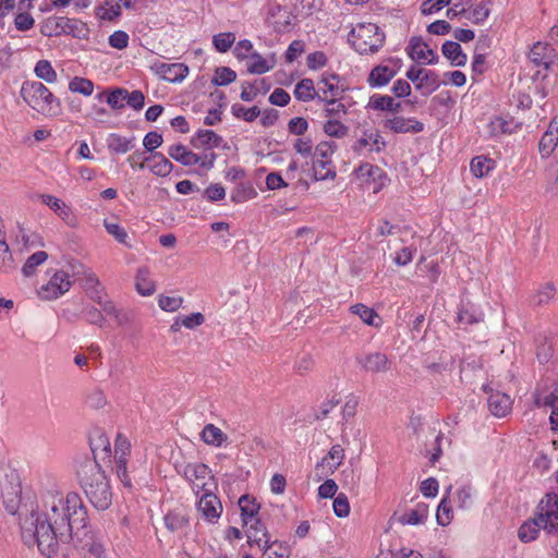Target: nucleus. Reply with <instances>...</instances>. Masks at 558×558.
<instances>
[{
  "mask_svg": "<svg viewBox=\"0 0 558 558\" xmlns=\"http://www.w3.org/2000/svg\"><path fill=\"white\" fill-rule=\"evenodd\" d=\"M368 106L375 110L389 112H398L401 109V104L396 102L395 99L388 95H373Z\"/></svg>",
  "mask_w": 558,
  "mask_h": 558,
  "instance_id": "36",
  "label": "nucleus"
},
{
  "mask_svg": "<svg viewBox=\"0 0 558 558\" xmlns=\"http://www.w3.org/2000/svg\"><path fill=\"white\" fill-rule=\"evenodd\" d=\"M239 507L241 510V518L243 525H248L250 522L257 520V514L260 509L259 504L248 495H243L239 499Z\"/></svg>",
  "mask_w": 558,
  "mask_h": 558,
  "instance_id": "27",
  "label": "nucleus"
},
{
  "mask_svg": "<svg viewBox=\"0 0 558 558\" xmlns=\"http://www.w3.org/2000/svg\"><path fill=\"white\" fill-rule=\"evenodd\" d=\"M541 529L542 526L535 517L533 520L526 521L520 526L518 536L522 542L529 543L537 538Z\"/></svg>",
  "mask_w": 558,
  "mask_h": 558,
  "instance_id": "44",
  "label": "nucleus"
},
{
  "mask_svg": "<svg viewBox=\"0 0 558 558\" xmlns=\"http://www.w3.org/2000/svg\"><path fill=\"white\" fill-rule=\"evenodd\" d=\"M48 258V254L44 251H38L32 254L22 267V272L25 277H31L35 274L36 267L41 265Z\"/></svg>",
  "mask_w": 558,
  "mask_h": 558,
  "instance_id": "48",
  "label": "nucleus"
},
{
  "mask_svg": "<svg viewBox=\"0 0 558 558\" xmlns=\"http://www.w3.org/2000/svg\"><path fill=\"white\" fill-rule=\"evenodd\" d=\"M71 542H73L75 546L87 550L96 558H102L106 554L104 535L92 531L87 525V521L80 525V529H77Z\"/></svg>",
  "mask_w": 558,
  "mask_h": 558,
  "instance_id": "6",
  "label": "nucleus"
},
{
  "mask_svg": "<svg viewBox=\"0 0 558 558\" xmlns=\"http://www.w3.org/2000/svg\"><path fill=\"white\" fill-rule=\"evenodd\" d=\"M235 80L236 73L232 69L228 66H220L216 69L211 83L215 86H226Z\"/></svg>",
  "mask_w": 558,
  "mask_h": 558,
  "instance_id": "50",
  "label": "nucleus"
},
{
  "mask_svg": "<svg viewBox=\"0 0 558 558\" xmlns=\"http://www.w3.org/2000/svg\"><path fill=\"white\" fill-rule=\"evenodd\" d=\"M84 318L93 325L102 326L105 322L104 314L100 310L95 306H85L82 311Z\"/></svg>",
  "mask_w": 558,
  "mask_h": 558,
  "instance_id": "63",
  "label": "nucleus"
},
{
  "mask_svg": "<svg viewBox=\"0 0 558 558\" xmlns=\"http://www.w3.org/2000/svg\"><path fill=\"white\" fill-rule=\"evenodd\" d=\"M77 476L92 506L100 511L108 509L112 502V492L99 463L84 461L77 470Z\"/></svg>",
  "mask_w": 558,
  "mask_h": 558,
  "instance_id": "2",
  "label": "nucleus"
},
{
  "mask_svg": "<svg viewBox=\"0 0 558 558\" xmlns=\"http://www.w3.org/2000/svg\"><path fill=\"white\" fill-rule=\"evenodd\" d=\"M542 405L549 407L553 409L551 415H550V423L558 427V398L555 396V393L551 391L549 395L545 396Z\"/></svg>",
  "mask_w": 558,
  "mask_h": 558,
  "instance_id": "64",
  "label": "nucleus"
},
{
  "mask_svg": "<svg viewBox=\"0 0 558 558\" xmlns=\"http://www.w3.org/2000/svg\"><path fill=\"white\" fill-rule=\"evenodd\" d=\"M328 459L336 461V463L332 468H333V470L337 469L342 463V461L344 459L343 448L340 445H333L330 448L328 456L323 458L322 461L316 464L315 470L318 471L319 469H323L324 464L327 462Z\"/></svg>",
  "mask_w": 558,
  "mask_h": 558,
  "instance_id": "58",
  "label": "nucleus"
},
{
  "mask_svg": "<svg viewBox=\"0 0 558 558\" xmlns=\"http://www.w3.org/2000/svg\"><path fill=\"white\" fill-rule=\"evenodd\" d=\"M231 111L235 118L243 119L246 122L254 121L260 114V110L257 106L245 108L240 104L232 105Z\"/></svg>",
  "mask_w": 558,
  "mask_h": 558,
  "instance_id": "53",
  "label": "nucleus"
},
{
  "mask_svg": "<svg viewBox=\"0 0 558 558\" xmlns=\"http://www.w3.org/2000/svg\"><path fill=\"white\" fill-rule=\"evenodd\" d=\"M154 159H158L151 167L150 170L158 177H167L173 169L172 162L166 158L162 154L156 153L153 156Z\"/></svg>",
  "mask_w": 558,
  "mask_h": 558,
  "instance_id": "51",
  "label": "nucleus"
},
{
  "mask_svg": "<svg viewBox=\"0 0 558 558\" xmlns=\"http://www.w3.org/2000/svg\"><path fill=\"white\" fill-rule=\"evenodd\" d=\"M135 288L136 291L143 296H149L155 292L156 286L155 282L149 278L148 268H138L135 277Z\"/></svg>",
  "mask_w": 558,
  "mask_h": 558,
  "instance_id": "35",
  "label": "nucleus"
},
{
  "mask_svg": "<svg viewBox=\"0 0 558 558\" xmlns=\"http://www.w3.org/2000/svg\"><path fill=\"white\" fill-rule=\"evenodd\" d=\"M484 319V313L481 310V306L471 302L470 300H462L457 320L459 324L470 326L473 324H477Z\"/></svg>",
  "mask_w": 558,
  "mask_h": 558,
  "instance_id": "19",
  "label": "nucleus"
},
{
  "mask_svg": "<svg viewBox=\"0 0 558 558\" xmlns=\"http://www.w3.org/2000/svg\"><path fill=\"white\" fill-rule=\"evenodd\" d=\"M96 303L99 304V306L101 307L100 311L102 312V314L105 313L113 317L119 325H124L129 322L128 315L122 311L118 310L111 300H102V298L99 296L96 300Z\"/></svg>",
  "mask_w": 558,
  "mask_h": 558,
  "instance_id": "42",
  "label": "nucleus"
},
{
  "mask_svg": "<svg viewBox=\"0 0 558 558\" xmlns=\"http://www.w3.org/2000/svg\"><path fill=\"white\" fill-rule=\"evenodd\" d=\"M384 128L395 133H420L424 130V124L413 118L405 119L396 116L384 121Z\"/></svg>",
  "mask_w": 558,
  "mask_h": 558,
  "instance_id": "17",
  "label": "nucleus"
},
{
  "mask_svg": "<svg viewBox=\"0 0 558 558\" xmlns=\"http://www.w3.org/2000/svg\"><path fill=\"white\" fill-rule=\"evenodd\" d=\"M130 448L131 445L129 440L124 436L119 434L116 438L114 446L116 473L117 476L120 478L121 483L128 488L132 487V481L126 471Z\"/></svg>",
  "mask_w": 558,
  "mask_h": 558,
  "instance_id": "10",
  "label": "nucleus"
},
{
  "mask_svg": "<svg viewBox=\"0 0 558 558\" xmlns=\"http://www.w3.org/2000/svg\"><path fill=\"white\" fill-rule=\"evenodd\" d=\"M14 268L12 254L10 253L5 235L0 236V270L9 272Z\"/></svg>",
  "mask_w": 558,
  "mask_h": 558,
  "instance_id": "52",
  "label": "nucleus"
},
{
  "mask_svg": "<svg viewBox=\"0 0 558 558\" xmlns=\"http://www.w3.org/2000/svg\"><path fill=\"white\" fill-rule=\"evenodd\" d=\"M350 310L353 314L357 315L368 326H378V324L375 323V318L378 317V315L373 308L359 303L352 305Z\"/></svg>",
  "mask_w": 558,
  "mask_h": 558,
  "instance_id": "54",
  "label": "nucleus"
},
{
  "mask_svg": "<svg viewBox=\"0 0 558 558\" xmlns=\"http://www.w3.org/2000/svg\"><path fill=\"white\" fill-rule=\"evenodd\" d=\"M23 100L39 113L56 117L61 112L59 98L38 81H26L20 90Z\"/></svg>",
  "mask_w": 558,
  "mask_h": 558,
  "instance_id": "3",
  "label": "nucleus"
},
{
  "mask_svg": "<svg viewBox=\"0 0 558 558\" xmlns=\"http://www.w3.org/2000/svg\"><path fill=\"white\" fill-rule=\"evenodd\" d=\"M396 74V69L379 64L371 71L367 81L368 84L373 87H381L387 85Z\"/></svg>",
  "mask_w": 558,
  "mask_h": 558,
  "instance_id": "26",
  "label": "nucleus"
},
{
  "mask_svg": "<svg viewBox=\"0 0 558 558\" xmlns=\"http://www.w3.org/2000/svg\"><path fill=\"white\" fill-rule=\"evenodd\" d=\"M88 520L86 507L76 493L65 498L50 496L40 513L32 511L21 522L22 536L37 543L40 553L48 558L57 553L59 543H70L73 535Z\"/></svg>",
  "mask_w": 558,
  "mask_h": 558,
  "instance_id": "1",
  "label": "nucleus"
},
{
  "mask_svg": "<svg viewBox=\"0 0 558 558\" xmlns=\"http://www.w3.org/2000/svg\"><path fill=\"white\" fill-rule=\"evenodd\" d=\"M217 488L216 483L204 482L197 486L196 495L203 492L197 504L198 511L209 522L216 521L222 513V505L219 498L213 493Z\"/></svg>",
  "mask_w": 558,
  "mask_h": 558,
  "instance_id": "7",
  "label": "nucleus"
},
{
  "mask_svg": "<svg viewBox=\"0 0 558 558\" xmlns=\"http://www.w3.org/2000/svg\"><path fill=\"white\" fill-rule=\"evenodd\" d=\"M256 195L255 190L250 184H239L231 193V201L235 204L244 203Z\"/></svg>",
  "mask_w": 558,
  "mask_h": 558,
  "instance_id": "56",
  "label": "nucleus"
},
{
  "mask_svg": "<svg viewBox=\"0 0 558 558\" xmlns=\"http://www.w3.org/2000/svg\"><path fill=\"white\" fill-rule=\"evenodd\" d=\"M165 524L170 531L174 532L183 529L187 524V520L182 514L169 512L165 517Z\"/></svg>",
  "mask_w": 558,
  "mask_h": 558,
  "instance_id": "61",
  "label": "nucleus"
},
{
  "mask_svg": "<svg viewBox=\"0 0 558 558\" xmlns=\"http://www.w3.org/2000/svg\"><path fill=\"white\" fill-rule=\"evenodd\" d=\"M89 446L94 457L92 461L98 463L99 460L105 461L111 454L109 438L102 432L98 430L89 438Z\"/></svg>",
  "mask_w": 558,
  "mask_h": 558,
  "instance_id": "20",
  "label": "nucleus"
},
{
  "mask_svg": "<svg viewBox=\"0 0 558 558\" xmlns=\"http://www.w3.org/2000/svg\"><path fill=\"white\" fill-rule=\"evenodd\" d=\"M337 148V144L331 141L320 142L313 151V159L331 160V156Z\"/></svg>",
  "mask_w": 558,
  "mask_h": 558,
  "instance_id": "57",
  "label": "nucleus"
},
{
  "mask_svg": "<svg viewBox=\"0 0 558 558\" xmlns=\"http://www.w3.org/2000/svg\"><path fill=\"white\" fill-rule=\"evenodd\" d=\"M95 14L100 20L113 21L121 15V5L113 0H105L95 9Z\"/></svg>",
  "mask_w": 558,
  "mask_h": 558,
  "instance_id": "37",
  "label": "nucleus"
},
{
  "mask_svg": "<svg viewBox=\"0 0 558 558\" xmlns=\"http://www.w3.org/2000/svg\"><path fill=\"white\" fill-rule=\"evenodd\" d=\"M35 74L38 78L47 83H54L57 81V72L48 60H39L35 65Z\"/></svg>",
  "mask_w": 558,
  "mask_h": 558,
  "instance_id": "46",
  "label": "nucleus"
},
{
  "mask_svg": "<svg viewBox=\"0 0 558 558\" xmlns=\"http://www.w3.org/2000/svg\"><path fill=\"white\" fill-rule=\"evenodd\" d=\"M340 76L338 74L323 75L318 85L323 84L324 87H319V94L326 92L329 98L343 97L345 89L339 86Z\"/></svg>",
  "mask_w": 558,
  "mask_h": 558,
  "instance_id": "29",
  "label": "nucleus"
},
{
  "mask_svg": "<svg viewBox=\"0 0 558 558\" xmlns=\"http://www.w3.org/2000/svg\"><path fill=\"white\" fill-rule=\"evenodd\" d=\"M71 288V281L69 274L61 270L57 271L46 287L43 288L46 294L44 298L46 299H57L60 295L64 294Z\"/></svg>",
  "mask_w": 558,
  "mask_h": 558,
  "instance_id": "18",
  "label": "nucleus"
},
{
  "mask_svg": "<svg viewBox=\"0 0 558 558\" xmlns=\"http://www.w3.org/2000/svg\"><path fill=\"white\" fill-rule=\"evenodd\" d=\"M154 69L158 75L171 83L181 82L189 74V68L183 63L156 62Z\"/></svg>",
  "mask_w": 558,
  "mask_h": 558,
  "instance_id": "16",
  "label": "nucleus"
},
{
  "mask_svg": "<svg viewBox=\"0 0 558 558\" xmlns=\"http://www.w3.org/2000/svg\"><path fill=\"white\" fill-rule=\"evenodd\" d=\"M168 155L183 166H194L201 161V156L189 150L182 144H174L168 148Z\"/></svg>",
  "mask_w": 558,
  "mask_h": 558,
  "instance_id": "23",
  "label": "nucleus"
},
{
  "mask_svg": "<svg viewBox=\"0 0 558 558\" xmlns=\"http://www.w3.org/2000/svg\"><path fill=\"white\" fill-rule=\"evenodd\" d=\"M487 402L489 411L497 417H504L511 411L512 400L507 393L492 391Z\"/></svg>",
  "mask_w": 558,
  "mask_h": 558,
  "instance_id": "21",
  "label": "nucleus"
},
{
  "mask_svg": "<svg viewBox=\"0 0 558 558\" xmlns=\"http://www.w3.org/2000/svg\"><path fill=\"white\" fill-rule=\"evenodd\" d=\"M405 76L415 84V88L421 90L423 95H430L441 85L439 75L435 71L424 68L412 65L407 71Z\"/></svg>",
  "mask_w": 558,
  "mask_h": 558,
  "instance_id": "8",
  "label": "nucleus"
},
{
  "mask_svg": "<svg viewBox=\"0 0 558 558\" xmlns=\"http://www.w3.org/2000/svg\"><path fill=\"white\" fill-rule=\"evenodd\" d=\"M338 119L339 118L329 119L324 123L323 130L328 136L341 138L348 134L349 128Z\"/></svg>",
  "mask_w": 558,
  "mask_h": 558,
  "instance_id": "47",
  "label": "nucleus"
},
{
  "mask_svg": "<svg viewBox=\"0 0 558 558\" xmlns=\"http://www.w3.org/2000/svg\"><path fill=\"white\" fill-rule=\"evenodd\" d=\"M53 23V33L56 35L66 34L73 37H82L87 31L85 24L74 19L57 16L48 20V24Z\"/></svg>",
  "mask_w": 558,
  "mask_h": 558,
  "instance_id": "15",
  "label": "nucleus"
},
{
  "mask_svg": "<svg viewBox=\"0 0 558 558\" xmlns=\"http://www.w3.org/2000/svg\"><path fill=\"white\" fill-rule=\"evenodd\" d=\"M356 362L368 373H386L391 368V362L381 352H372L356 356Z\"/></svg>",
  "mask_w": 558,
  "mask_h": 558,
  "instance_id": "14",
  "label": "nucleus"
},
{
  "mask_svg": "<svg viewBox=\"0 0 558 558\" xmlns=\"http://www.w3.org/2000/svg\"><path fill=\"white\" fill-rule=\"evenodd\" d=\"M107 145L110 151L116 154H125L135 146V137H124L112 133L108 136Z\"/></svg>",
  "mask_w": 558,
  "mask_h": 558,
  "instance_id": "32",
  "label": "nucleus"
},
{
  "mask_svg": "<svg viewBox=\"0 0 558 558\" xmlns=\"http://www.w3.org/2000/svg\"><path fill=\"white\" fill-rule=\"evenodd\" d=\"M126 88L117 87L114 89H105L97 95L99 100H105L112 109L120 110L125 107Z\"/></svg>",
  "mask_w": 558,
  "mask_h": 558,
  "instance_id": "30",
  "label": "nucleus"
},
{
  "mask_svg": "<svg viewBox=\"0 0 558 558\" xmlns=\"http://www.w3.org/2000/svg\"><path fill=\"white\" fill-rule=\"evenodd\" d=\"M293 95L298 100L303 102H307L315 99L319 101V96H323V94H319V92L315 89L314 82L312 78H302L295 85Z\"/></svg>",
  "mask_w": 558,
  "mask_h": 558,
  "instance_id": "25",
  "label": "nucleus"
},
{
  "mask_svg": "<svg viewBox=\"0 0 558 558\" xmlns=\"http://www.w3.org/2000/svg\"><path fill=\"white\" fill-rule=\"evenodd\" d=\"M437 523L441 526H447L452 520V508L444 497L438 506L436 514Z\"/></svg>",
  "mask_w": 558,
  "mask_h": 558,
  "instance_id": "59",
  "label": "nucleus"
},
{
  "mask_svg": "<svg viewBox=\"0 0 558 558\" xmlns=\"http://www.w3.org/2000/svg\"><path fill=\"white\" fill-rule=\"evenodd\" d=\"M227 438V435L214 424H207L202 432V439L207 445L220 447Z\"/></svg>",
  "mask_w": 558,
  "mask_h": 558,
  "instance_id": "39",
  "label": "nucleus"
},
{
  "mask_svg": "<svg viewBox=\"0 0 558 558\" xmlns=\"http://www.w3.org/2000/svg\"><path fill=\"white\" fill-rule=\"evenodd\" d=\"M408 49L409 56L413 61L426 64L438 62V54L421 37H412Z\"/></svg>",
  "mask_w": 558,
  "mask_h": 558,
  "instance_id": "13",
  "label": "nucleus"
},
{
  "mask_svg": "<svg viewBox=\"0 0 558 558\" xmlns=\"http://www.w3.org/2000/svg\"><path fill=\"white\" fill-rule=\"evenodd\" d=\"M333 511L338 518H345L349 515L350 505H349L348 497L343 493H340L333 499Z\"/></svg>",
  "mask_w": 558,
  "mask_h": 558,
  "instance_id": "62",
  "label": "nucleus"
},
{
  "mask_svg": "<svg viewBox=\"0 0 558 558\" xmlns=\"http://www.w3.org/2000/svg\"><path fill=\"white\" fill-rule=\"evenodd\" d=\"M271 85L265 78L256 80L253 83H242L241 99L243 101H252L257 95L266 94L270 89Z\"/></svg>",
  "mask_w": 558,
  "mask_h": 558,
  "instance_id": "28",
  "label": "nucleus"
},
{
  "mask_svg": "<svg viewBox=\"0 0 558 558\" xmlns=\"http://www.w3.org/2000/svg\"><path fill=\"white\" fill-rule=\"evenodd\" d=\"M355 174L360 179L373 180L379 182V187L383 186L387 180V174L378 167L371 163L361 165Z\"/></svg>",
  "mask_w": 558,
  "mask_h": 558,
  "instance_id": "34",
  "label": "nucleus"
},
{
  "mask_svg": "<svg viewBox=\"0 0 558 558\" xmlns=\"http://www.w3.org/2000/svg\"><path fill=\"white\" fill-rule=\"evenodd\" d=\"M244 526L246 527L245 534L247 543L251 546L257 545L258 548L268 551L271 549L272 545L277 544V541H270V535L259 519L254 520L253 522H250L248 525Z\"/></svg>",
  "mask_w": 558,
  "mask_h": 558,
  "instance_id": "11",
  "label": "nucleus"
},
{
  "mask_svg": "<svg viewBox=\"0 0 558 558\" xmlns=\"http://www.w3.org/2000/svg\"><path fill=\"white\" fill-rule=\"evenodd\" d=\"M235 41L233 33H219L214 35L213 45L218 52H227Z\"/></svg>",
  "mask_w": 558,
  "mask_h": 558,
  "instance_id": "55",
  "label": "nucleus"
},
{
  "mask_svg": "<svg viewBox=\"0 0 558 558\" xmlns=\"http://www.w3.org/2000/svg\"><path fill=\"white\" fill-rule=\"evenodd\" d=\"M313 170L314 178L317 181L336 178V170L331 165V160L313 159Z\"/></svg>",
  "mask_w": 558,
  "mask_h": 558,
  "instance_id": "40",
  "label": "nucleus"
},
{
  "mask_svg": "<svg viewBox=\"0 0 558 558\" xmlns=\"http://www.w3.org/2000/svg\"><path fill=\"white\" fill-rule=\"evenodd\" d=\"M535 517L545 532L558 533V495L547 493L538 502Z\"/></svg>",
  "mask_w": 558,
  "mask_h": 558,
  "instance_id": "5",
  "label": "nucleus"
},
{
  "mask_svg": "<svg viewBox=\"0 0 558 558\" xmlns=\"http://www.w3.org/2000/svg\"><path fill=\"white\" fill-rule=\"evenodd\" d=\"M427 518V507L424 505H417L415 509L403 513L399 522L402 524L417 525L423 523Z\"/></svg>",
  "mask_w": 558,
  "mask_h": 558,
  "instance_id": "43",
  "label": "nucleus"
},
{
  "mask_svg": "<svg viewBox=\"0 0 558 558\" xmlns=\"http://www.w3.org/2000/svg\"><path fill=\"white\" fill-rule=\"evenodd\" d=\"M529 58L536 66H543L547 71L555 65L558 53L551 45L538 41L531 48Z\"/></svg>",
  "mask_w": 558,
  "mask_h": 558,
  "instance_id": "12",
  "label": "nucleus"
},
{
  "mask_svg": "<svg viewBox=\"0 0 558 558\" xmlns=\"http://www.w3.org/2000/svg\"><path fill=\"white\" fill-rule=\"evenodd\" d=\"M556 294V288L554 283L547 282L543 284L532 298V302L537 306L547 305Z\"/></svg>",
  "mask_w": 558,
  "mask_h": 558,
  "instance_id": "45",
  "label": "nucleus"
},
{
  "mask_svg": "<svg viewBox=\"0 0 558 558\" xmlns=\"http://www.w3.org/2000/svg\"><path fill=\"white\" fill-rule=\"evenodd\" d=\"M69 89L72 93L90 96L94 92V83L88 78L75 76L70 81Z\"/></svg>",
  "mask_w": 558,
  "mask_h": 558,
  "instance_id": "49",
  "label": "nucleus"
},
{
  "mask_svg": "<svg viewBox=\"0 0 558 558\" xmlns=\"http://www.w3.org/2000/svg\"><path fill=\"white\" fill-rule=\"evenodd\" d=\"M495 160L484 155L476 156L471 160L470 170L475 178H485L495 169Z\"/></svg>",
  "mask_w": 558,
  "mask_h": 558,
  "instance_id": "33",
  "label": "nucleus"
},
{
  "mask_svg": "<svg viewBox=\"0 0 558 558\" xmlns=\"http://www.w3.org/2000/svg\"><path fill=\"white\" fill-rule=\"evenodd\" d=\"M222 143V137L213 130H198L191 138V144L195 148L210 149L220 147Z\"/></svg>",
  "mask_w": 558,
  "mask_h": 558,
  "instance_id": "22",
  "label": "nucleus"
},
{
  "mask_svg": "<svg viewBox=\"0 0 558 558\" xmlns=\"http://www.w3.org/2000/svg\"><path fill=\"white\" fill-rule=\"evenodd\" d=\"M175 470L179 475L183 476L192 485V489L195 493L197 490V486H202V483H204L206 478L211 481V483H215L211 471L205 463L196 462L175 464Z\"/></svg>",
  "mask_w": 558,
  "mask_h": 558,
  "instance_id": "9",
  "label": "nucleus"
},
{
  "mask_svg": "<svg viewBox=\"0 0 558 558\" xmlns=\"http://www.w3.org/2000/svg\"><path fill=\"white\" fill-rule=\"evenodd\" d=\"M86 404L90 409L99 410L107 404V398L100 389H93L86 397Z\"/></svg>",
  "mask_w": 558,
  "mask_h": 558,
  "instance_id": "60",
  "label": "nucleus"
},
{
  "mask_svg": "<svg viewBox=\"0 0 558 558\" xmlns=\"http://www.w3.org/2000/svg\"><path fill=\"white\" fill-rule=\"evenodd\" d=\"M385 33L374 23H360L349 35L348 43L360 54L376 53L385 44Z\"/></svg>",
  "mask_w": 558,
  "mask_h": 558,
  "instance_id": "4",
  "label": "nucleus"
},
{
  "mask_svg": "<svg viewBox=\"0 0 558 558\" xmlns=\"http://www.w3.org/2000/svg\"><path fill=\"white\" fill-rule=\"evenodd\" d=\"M493 0H483L470 10H466V17L474 24H483L490 14Z\"/></svg>",
  "mask_w": 558,
  "mask_h": 558,
  "instance_id": "38",
  "label": "nucleus"
},
{
  "mask_svg": "<svg viewBox=\"0 0 558 558\" xmlns=\"http://www.w3.org/2000/svg\"><path fill=\"white\" fill-rule=\"evenodd\" d=\"M275 65V62L269 63L265 58L262 57L258 52H252L250 54V61L247 62V72L251 74H264L271 70Z\"/></svg>",
  "mask_w": 558,
  "mask_h": 558,
  "instance_id": "41",
  "label": "nucleus"
},
{
  "mask_svg": "<svg viewBox=\"0 0 558 558\" xmlns=\"http://www.w3.org/2000/svg\"><path fill=\"white\" fill-rule=\"evenodd\" d=\"M342 97L329 98L326 92L323 96H319V101L325 104L324 113L330 118H341L347 114L348 109L344 104L341 102Z\"/></svg>",
  "mask_w": 558,
  "mask_h": 558,
  "instance_id": "31",
  "label": "nucleus"
},
{
  "mask_svg": "<svg viewBox=\"0 0 558 558\" xmlns=\"http://www.w3.org/2000/svg\"><path fill=\"white\" fill-rule=\"evenodd\" d=\"M441 52L453 66H464L468 61L466 54L458 41L447 40L442 44Z\"/></svg>",
  "mask_w": 558,
  "mask_h": 558,
  "instance_id": "24",
  "label": "nucleus"
}]
</instances>
